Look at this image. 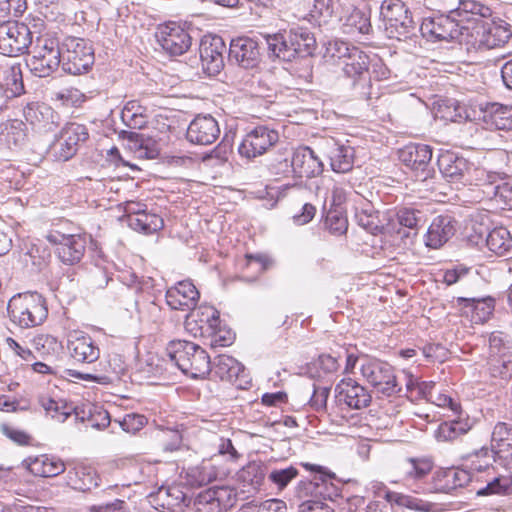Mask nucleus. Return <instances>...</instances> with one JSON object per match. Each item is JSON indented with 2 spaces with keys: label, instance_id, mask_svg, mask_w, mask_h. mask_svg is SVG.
Wrapping results in <instances>:
<instances>
[{
  "label": "nucleus",
  "instance_id": "f257e3e1",
  "mask_svg": "<svg viewBox=\"0 0 512 512\" xmlns=\"http://www.w3.org/2000/svg\"><path fill=\"white\" fill-rule=\"evenodd\" d=\"M307 470L314 472L312 480L300 481L297 486V495L304 500L299 506V512H334L322 500H333L340 495L338 485L333 481L335 474L327 471L321 465L302 463Z\"/></svg>",
  "mask_w": 512,
  "mask_h": 512
},
{
  "label": "nucleus",
  "instance_id": "f03ea898",
  "mask_svg": "<svg viewBox=\"0 0 512 512\" xmlns=\"http://www.w3.org/2000/svg\"><path fill=\"white\" fill-rule=\"evenodd\" d=\"M265 42L269 59L284 62L312 55L316 45L314 35L303 27L293 28L288 34L266 35Z\"/></svg>",
  "mask_w": 512,
  "mask_h": 512
},
{
  "label": "nucleus",
  "instance_id": "7ed1b4c3",
  "mask_svg": "<svg viewBox=\"0 0 512 512\" xmlns=\"http://www.w3.org/2000/svg\"><path fill=\"white\" fill-rule=\"evenodd\" d=\"M447 108H453V113L444 116L451 121L482 120L497 130H512V106L496 102H479L471 104L470 108L467 109L465 105L458 101L451 100Z\"/></svg>",
  "mask_w": 512,
  "mask_h": 512
},
{
  "label": "nucleus",
  "instance_id": "20e7f679",
  "mask_svg": "<svg viewBox=\"0 0 512 512\" xmlns=\"http://www.w3.org/2000/svg\"><path fill=\"white\" fill-rule=\"evenodd\" d=\"M167 356L191 378H204L211 372L210 356L199 345L189 341H171L166 349Z\"/></svg>",
  "mask_w": 512,
  "mask_h": 512
},
{
  "label": "nucleus",
  "instance_id": "39448f33",
  "mask_svg": "<svg viewBox=\"0 0 512 512\" xmlns=\"http://www.w3.org/2000/svg\"><path fill=\"white\" fill-rule=\"evenodd\" d=\"M7 311L10 320L21 328L39 326L48 315L45 299L37 292L13 296L8 302Z\"/></svg>",
  "mask_w": 512,
  "mask_h": 512
},
{
  "label": "nucleus",
  "instance_id": "423d86ee",
  "mask_svg": "<svg viewBox=\"0 0 512 512\" xmlns=\"http://www.w3.org/2000/svg\"><path fill=\"white\" fill-rule=\"evenodd\" d=\"M439 170L443 177L450 183L471 185L474 180H479V175H484V170L475 168L463 156L446 151L438 158Z\"/></svg>",
  "mask_w": 512,
  "mask_h": 512
},
{
  "label": "nucleus",
  "instance_id": "0eeeda50",
  "mask_svg": "<svg viewBox=\"0 0 512 512\" xmlns=\"http://www.w3.org/2000/svg\"><path fill=\"white\" fill-rule=\"evenodd\" d=\"M360 371L364 379L371 384L378 393L390 397L401 391L393 367L386 362L375 359H364L361 363Z\"/></svg>",
  "mask_w": 512,
  "mask_h": 512
},
{
  "label": "nucleus",
  "instance_id": "6e6552de",
  "mask_svg": "<svg viewBox=\"0 0 512 512\" xmlns=\"http://www.w3.org/2000/svg\"><path fill=\"white\" fill-rule=\"evenodd\" d=\"M423 37L431 41L460 40L464 35L473 36L470 27L461 25L450 15L424 19L419 28Z\"/></svg>",
  "mask_w": 512,
  "mask_h": 512
},
{
  "label": "nucleus",
  "instance_id": "1a4fd4ad",
  "mask_svg": "<svg viewBox=\"0 0 512 512\" xmlns=\"http://www.w3.org/2000/svg\"><path fill=\"white\" fill-rule=\"evenodd\" d=\"M31 32L28 26L17 21H3L0 23V53L9 57H16L27 51L31 44Z\"/></svg>",
  "mask_w": 512,
  "mask_h": 512
},
{
  "label": "nucleus",
  "instance_id": "9d476101",
  "mask_svg": "<svg viewBox=\"0 0 512 512\" xmlns=\"http://www.w3.org/2000/svg\"><path fill=\"white\" fill-rule=\"evenodd\" d=\"M49 243L56 245L60 261L66 265H75L83 258L88 237L84 234H65L57 230L47 233Z\"/></svg>",
  "mask_w": 512,
  "mask_h": 512
},
{
  "label": "nucleus",
  "instance_id": "9b49d317",
  "mask_svg": "<svg viewBox=\"0 0 512 512\" xmlns=\"http://www.w3.org/2000/svg\"><path fill=\"white\" fill-rule=\"evenodd\" d=\"M278 140L279 134L276 130L260 125L244 136L238 147V152L242 157L252 159L264 154Z\"/></svg>",
  "mask_w": 512,
  "mask_h": 512
},
{
  "label": "nucleus",
  "instance_id": "f8f14e48",
  "mask_svg": "<svg viewBox=\"0 0 512 512\" xmlns=\"http://www.w3.org/2000/svg\"><path fill=\"white\" fill-rule=\"evenodd\" d=\"M220 314L210 305H200L190 311L185 319L186 331L194 337L205 338L213 333V328L218 327Z\"/></svg>",
  "mask_w": 512,
  "mask_h": 512
},
{
  "label": "nucleus",
  "instance_id": "ddd939ff",
  "mask_svg": "<svg viewBox=\"0 0 512 512\" xmlns=\"http://www.w3.org/2000/svg\"><path fill=\"white\" fill-rule=\"evenodd\" d=\"M399 159L417 178L426 180L431 176L432 149L429 145L409 144L399 151Z\"/></svg>",
  "mask_w": 512,
  "mask_h": 512
},
{
  "label": "nucleus",
  "instance_id": "4468645a",
  "mask_svg": "<svg viewBox=\"0 0 512 512\" xmlns=\"http://www.w3.org/2000/svg\"><path fill=\"white\" fill-rule=\"evenodd\" d=\"M156 37L163 50L170 56L184 54L192 44L190 34L176 22H168L160 26Z\"/></svg>",
  "mask_w": 512,
  "mask_h": 512
},
{
  "label": "nucleus",
  "instance_id": "2eb2a0df",
  "mask_svg": "<svg viewBox=\"0 0 512 512\" xmlns=\"http://www.w3.org/2000/svg\"><path fill=\"white\" fill-rule=\"evenodd\" d=\"M150 504L157 510L180 512L188 505L190 499L181 485L161 486L148 496Z\"/></svg>",
  "mask_w": 512,
  "mask_h": 512
},
{
  "label": "nucleus",
  "instance_id": "dca6fc26",
  "mask_svg": "<svg viewBox=\"0 0 512 512\" xmlns=\"http://www.w3.org/2000/svg\"><path fill=\"white\" fill-rule=\"evenodd\" d=\"M220 135V128L217 120L207 114L197 115L189 124L186 131L187 140L196 145H210Z\"/></svg>",
  "mask_w": 512,
  "mask_h": 512
},
{
  "label": "nucleus",
  "instance_id": "f3484780",
  "mask_svg": "<svg viewBox=\"0 0 512 512\" xmlns=\"http://www.w3.org/2000/svg\"><path fill=\"white\" fill-rule=\"evenodd\" d=\"M166 303L173 310L192 311L196 308L200 293L190 280L177 282L166 291Z\"/></svg>",
  "mask_w": 512,
  "mask_h": 512
},
{
  "label": "nucleus",
  "instance_id": "a211bd4d",
  "mask_svg": "<svg viewBox=\"0 0 512 512\" xmlns=\"http://www.w3.org/2000/svg\"><path fill=\"white\" fill-rule=\"evenodd\" d=\"M324 165L308 146H300L292 152V175L296 178H314L322 174Z\"/></svg>",
  "mask_w": 512,
  "mask_h": 512
},
{
  "label": "nucleus",
  "instance_id": "6ab92c4d",
  "mask_svg": "<svg viewBox=\"0 0 512 512\" xmlns=\"http://www.w3.org/2000/svg\"><path fill=\"white\" fill-rule=\"evenodd\" d=\"M491 449L498 464L512 471V425L498 422L492 431Z\"/></svg>",
  "mask_w": 512,
  "mask_h": 512
},
{
  "label": "nucleus",
  "instance_id": "aec40b11",
  "mask_svg": "<svg viewBox=\"0 0 512 512\" xmlns=\"http://www.w3.org/2000/svg\"><path fill=\"white\" fill-rule=\"evenodd\" d=\"M457 306L463 316L471 323L481 324L486 322L493 314L495 301L492 297L485 298H463L457 299Z\"/></svg>",
  "mask_w": 512,
  "mask_h": 512
},
{
  "label": "nucleus",
  "instance_id": "412c9836",
  "mask_svg": "<svg viewBox=\"0 0 512 512\" xmlns=\"http://www.w3.org/2000/svg\"><path fill=\"white\" fill-rule=\"evenodd\" d=\"M337 397L349 408L362 409L371 403V395L368 391L353 379H343L336 386Z\"/></svg>",
  "mask_w": 512,
  "mask_h": 512
},
{
  "label": "nucleus",
  "instance_id": "4be33fe9",
  "mask_svg": "<svg viewBox=\"0 0 512 512\" xmlns=\"http://www.w3.org/2000/svg\"><path fill=\"white\" fill-rule=\"evenodd\" d=\"M211 371L221 380L231 382L237 387L241 388L243 383H246L244 381L246 378L244 366L232 356L218 355L215 357Z\"/></svg>",
  "mask_w": 512,
  "mask_h": 512
},
{
  "label": "nucleus",
  "instance_id": "5701e85b",
  "mask_svg": "<svg viewBox=\"0 0 512 512\" xmlns=\"http://www.w3.org/2000/svg\"><path fill=\"white\" fill-rule=\"evenodd\" d=\"M432 468L433 462L427 457H406L396 467L398 475L406 484L423 480Z\"/></svg>",
  "mask_w": 512,
  "mask_h": 512
},
{
  "label": "nucleus",
  "instance_id": "b1692460",
  "mask_svg": "<svg viewBox=\"0 0 512 512\" xmlns=\"http://www.w3.org/2000/svg\"><path fill=\"white\" fill-rule=\"evenodd\" d=\"M22 465L32 474L40 477H55L66 469L61 459L47 454L28 457L23 460Z\"/></svg>",
  "mask_w": 512,
  "mask_h": 512
},
{
  "label": "nucleus",
  "instance_id": "393cba45",
  "mask_svg": "<svg viewBox=\"0 0 512 512\" xmlns=\"http://www.w3.org/2000/svg\"><path fill=\"white\" fill-rule=\"evenodd\" d=\"M23 115L31 125L47 130H51L52 125L56 126L59 121V115L45 103H28L23 109Z\"/></svg>",
  "mask_w": 512,
  "mask_h": 512
},
{
  "label": "nucleus",
  "instance_id": "a878e982",
  "mask_svg": "<svg viewBox=\"0 0 512 512\" xmlns=\"http://www.w3.org/2000/svg\"><path fill=\"white\" fill-rule=\"evenodd\" d=\"M455 233L453 220L449 215L437 216L430 224L426 234V245L431 248H439L446 243Z\"/></svg>",
  "mask_w": 512,
  "mask_h": 512
},
{
  "label": "nucleus",
  "instance_id": "bb28decb",
  "mask_svg": "<svg viewBox=\"0 0 512 512\" xmlns=\"http://www.w3.org/2000/svg\"><path fill=\"white\" fill-rule=\"evenodd\" d=\"M481 38L479 42L488 49L501 46L511 37V31L508 24L502 20L486 22L479 27Z\"/></svg>",
  "mask_w": 512,
  "mask_h": 512
},
{
  "label": "nucleus",
  "instance_id": "cd10ccee",
  "mask_svg": "<svg viewBox=\"0 0 512 512\" xmlns=\"http://www.w3.org/2000/svg\"><path fill=\"white\" fill-rule=\"evenodd\" d=\"M71 357L80 363H93L98 360L100 350L89 335L75 336L68 341Z\"/></svg>",
  "mask_w": 512,
  "mask_h": 512
},
{
  "label": "nucleus",
  "instance_id": "c85d7f7f",
  "mask_svg": "<svg viewBox=\"0 0 512 512\" xmlns=\"http://www.w3.org/2000/svg\"><path fill=\"white\" fill-rule=\"evenodd\" d=\"M455 415L454 419L445 421L438 426L436 430L438 441H454L471 430L473 423L468 415H464L461 409Z\"/></svg>",
  "mask_w": 512,
  "mask_h": 512
},
{
  "label": "nucleus",
  "instance_id": "c756f323",
  "mask_svg": "<svg viewBox=\"0 0 512 512\" xmlns=\"http://www.w3.org/2000/svg\"><path fill=\"white\" fill-rule=\"evenodd\" d=\"M37 401L46 416L58 423H64L75 411L72 403L61 398H53L47 393L40 394Z\"/></svg>",
  "mask_w": 512,
  "mask_h": 512
},
{
  "label": "nucleus",
  "instance_id": "7c9ffc66",
  "mask_svg": "<svg viewBox=\"0 0 512 512\" xmlns=\"http://www.w3.org/2000/svg\"><path fill=\"white\" fill-rule=\"evenodd\" d=\"M465 467L475 476L477 473H486L490 475L495 472L493 463L496 461V455L491 448L483 446L464 456Z\"/></svg>",
  "mask_w": 512,
  "mask_h": 512
},
{
  "label": "nucleus",
  "instance_id": "2f4dec72",
  "mask_svg": "<svg viewBox=\"0 0 512 512\" xmlns=\"http://www.w3.org/2000/svg\"><path fill=\"white\" fill-rule=\"evenodd\" d=\"M26 124L18 119L6 121L0 125V148L20 147L26 140Z\"/></svg>",
  "mask_w": 512,
  "mask_h": 512
},
{
  "label": "nucleus",
  "instance_id": "473e14b6",
  "mask_svg": "<svg viewBox=\"0 0 512 512\" xmlns=\"http://www.w3.org/2000/svg\"><path fill=\"white\" fill-rule=\"evenodd\" d=\"M226 45L218 35H205L201 39L199 53L202 62L224 64Z\"/></svg>",
  "mask_w": 512,
  "mask_h": 512
},
{
  "label": "nucleus",
  "instance_id": "72a5a7b5",
  "mask_svg": "<svg viewBox=\"0 0 512 512\" xmlns=\"http://www.w3.org/2000/svg\"><path fill=\"white\" fill-rule=\"evenodd\" d=\"M259 46L256 41L248 37L233 39L230 43L228 59L230 62L256 61L259 56Z\"/></svg>",
  "mask_w": 512,
  "mask_h": 512
},
{
  "label": "nucleus",
  "instance_id": "f704fd0d",
  "mask_svg": "<svg viewBox=\"0 0 512 512\" xmlns=\"http://www.w3.org/2000/svg\"><path fill=\"white\" fill-rule=\"evenodd\" d=\"M7 68L3 78L2 72L0 73V97L12 99L24 93V84L20 66H8Z\"/></svg>",
  "mask_w": 512,
  "mask_h": 512
},
{
  "label": "nucleus",
  "instance_id": "c9c22d12",
  "mask_svg": "<svg viewBox=\"0 0 512 512\" xmlns=\"http://www.w3.org/2000/svg\"><path fill=\"white\" fill-rule=\"evenodd\" d=\"M354 148L350 145L337 144L329 151L331 169L336 173H347L354 165Z\"/></svg>",
  "mask_w": 512,
  "mask_h": 512
},
{
  "label": "nucleus",
  "instance_id": "e433bc0d",
  "mask_svg": "<svg viewBox=\"0 0 512 512\" xmlns=\"http://www.w3.org/2000/svg\"><path fill=\"white\" fill-rule=\"evenodd\" d=\"M486 245L498 256L510 254L512 253V235L506 227H495L487 233Z\"/></svg>",
  "mask_w": 512,
  "mask_h": 512
},
{
  "label": "nucleus",
  "instance_id": "4c0bfd02",
  "mask_svg": "<svg viewBox=\"0 0 512 512\" xmlns=\"http://www.w3.org/2000/svg\"><path fill=\"white\" fill-rule=\"evenodd\" d=\"M99 477L91 467L80 466L68 472V483L76 490L90 491L98 486Z\"/></svg>",
  "mask_w": 512,
  "mask_h": 512
},
{
  "label": "nucleus",
  "instance_id": "58836bf2",
  "mask_svg": "<svg viewBox=\"0 0 512 512\" xmlns=\"http://www.w3.org/2000/svg\"><path fill=\"white\" fill-rule=\"evenodd\" d=\"M128 225L135 231L149 235L162 229L164 221L159 215L145 210L137 216L128 218Z\"/></svg>",
  "mask_w": 512,
  "mask_h": 512
},
{
  "label": "nucleus",
  "instance_id": "ea45409f",
  "mask_svg": "<svg viewBox=\"0 0 512 512\" xmlns=\"http://www.w3.org/2000/svg\"><path fill=\"white\" fill-rule=\"evenodd\" d=\"M343 32L352 36L368 34L371 29L370 19L360 9L352 7L344 17Z\"/></svg>",
  "mask_w": 512,
  "mask_h": 512
},
{
  "label": "nucleus",
  "instance_id": "a19ab883",
  "mask_svg": "<svg viewBox=\"0 0 512 512\" xmlns=\"http://www.w3.org/2000/svg\"><path fill=\"white\" fill-rule=\"evenodd\" d=\"M121 135L131 143V148L138 153L139 157L153 159L158 155L153 141L143 134L134 131H122Z\"/></svg>",
  "mask_w": 512,
  "mask_h": 512
},
{
  "label": "nucleus",
  "instance_id": "79ce46f5",
  "mask_svg": "<svg viewBox=\"0 0 512 512\" xmlns=\"http://www.w3.org/2000/svg\"><path fill=\"white\" fill-rule=\"evenodd\" d=\"M417 25L412 16H404L403 20H395L385 25L386 35L391 39L406 40L416 35Z\"/></svg>",
  "mask_w": 512,
  "mask_h": 512
},
{
  "label": "nucleus",
  "instance_id": "37998d69",
  "mask_svg": "<svg viewBox=\"0 0 512 512\" xmlns=\"http://www.w3.org/2000/svg\"><path fill=\"white\" fill-rule=\"evenodd\" d=\"M188 482L192 486H204L216 480L218 472L211 463H202L200 466L189 469Z\"/></svg>",
  "mask_w": 512,
  "mask_h": 512
},
{
  "label": "nucleus",
  "instance_id": "c03bdc74",
  "mask_svg": "<svg viewBox=\"0 0 512 512\" xmlns=\"http://www.w3.org/2000/svg\"><path fill=\"white\" fill-rule=\"evenodd\" d=\"M207 493L212 494L215 505L220 508L221 512H226L232 508L236 503V493L234 489L228 486H214L205 490Z\"/></svg>",
  "mask_w": 512,
  "mask_h": 512
},
{
  "label": "nucleus",
  "instance_id": "a18cd8bd",
  "mask_svg": "<svg viewBox=\"0 0 512 512\" xmlns=\"http://www.w3.org/2000/svg\"><path fill=\"white\" fill-rule=\"evenodd\" d=\"M486 476V485L475 489L478 496L501 495L506 492L509 486L507 478L497 476L495 472Z\"/></svg>",
  "mask_w": 512,
  "mask_h": 512
},
{
  "label": "nucleus",
  "instance_id": "49530a36",
  "mask_svg": "<svg viewBox=\"0 0 512 512\" xmlns=\"http://www.w3.org/2000/svg\"><path fill=\"white\" fill-rule=\"evenodd\" d=\"M381 14L385 25L393 23L395 20H403L404 16H411L405 4L400 0L384 1L381 6Z\"/></svg>",
  "mask_w": 512,
  "mask_h": 512
},
{
  "label": "nucleus",
  "instance_id": "de8ad7c7",
  "mask_svg": "<svg viewBox=\"0 0 512 512\" xmlns=\"http://www.w3.org/2000/svg\"><path fill=\"white\" fill-rule=\"evenodd\" d=\"M400 225L410 229H418L426 222L425 214L415 208L403 207L397 213Z\"/></svg>",
  "mask_w": 512,
  "mask_h": 512
},
{
  "label": "nucleus",
  "instance_id": "09e8293b",
  "mask_svg": "<svg viewBox=\"0 0 512 512\" xmlns=\"http://www.w3.org/2000/svg\"><path fill=\"white\" fill-rule=\"evenodd\" d=\"M239 477L253 489H258L265 477L264 469L260 464L252 462L241 470Z\"/></svg>",
  "mask_w": 512,
  "mask_h": 512
},
{
  "label": "nucleus",
  "instance_id": "8fccbe9b",
  "mask_svg": "<svg viewBox=\"0 0 512 512\" xmlns=\"http://www.w3.org/2000/svg\"><path fill=\"white\" fill-rule=\"evenodd\" d=\"M62 137L64 139H67L71 141L72 143L75 142V145L79 148V145L83 142H85L88 137V129L85 125L79 124V123H67L61 130Z\"/></svg>",
  "mask_w": 512,
  "mask_h": 512
},
{
  "label": "nucleus",
  "instance_id": "3c124183",
  "mask_svg": "<svg viewBox=\"0 0 512 512\" xmlns=\"http://www.w3.org/2000/svg\"><path fill=\"white\" fill-rule=\"evenodd\" d=\"M474 475L468 469H450L445 472L444 477L447 481V485L443 487L445 490L456 489L465 486L471 481Z\"/></svg>",
  "mask_w": 512,
  "mask_h": 512
},
{
  "label": "nucleus",
  "instance_id": "603ef678",
  "mask_svg": "<svg viewBox=\"0 0 512 512\" xmlns=\"http://www.w3.org/2000/svg\"><path fill=\"white\" fill-rule=\"evenodd\" d=\"M298 470L289 466L284 469H274L268 475V479L275 484L280 490L287 487V485L297 477Z\"/></svg>",
  "mask_w": 512,
  "mask_h": 512
},
{
  "label": "nucleus",
  "instance_id": "864d4df0",
  "mask_svg": "<svg viewBox=\"0 0 512 512\" xmlns=\"http://www.w3.org/2000/svg\"><path fill=\"white\" fill-rule=\"evenodd\" d=\"M491 16L492 10L488 6L478 1L476 6L474 7L472 16L466 19V22L468 24L467 26L470 27V30H474L476 34H479V27H481L483 23L487 22L484 21V19H488Z\"/></svg>",
  "mask_w": 512,
  "mask_h": 512
},
{
  "label": "nucleus",
  "instance_id": "5fc2aeb1",
  "mask_svg": "<svg viewBox=\"0 0 512 512\" xmlns=\"http://www.w3.org/2000/svg\"><path fill=\"white\" fill-rule=\"evenodd\" d=\"M205 338L209 340V345L213 348L226 347L233 343L234 334L230 329L222 328L220 323L218 327L213 328V333Z\"/></svg>",
  "mask_w": 512,
  "mask_h": 512
},
{
  "label": "nucleus",
  "instance_id": "6e6d98bb",
  "mask_svg": "<svg viewBox=\"0 0 512 512\" xmlns=\"http://www.w3.org/2000/svg\"><path fill=\"white\" fill-rule=\"evenodd\" d=\"M329 393L330 388L313 384V393L309 399L310 407L316 412L326 411Z\"/></svg>",
  "mask_w": 512,
  "mask_h": 512
},
{
  "label": "nucleus",
  "instance_id": "4d7b16f0",
  "mask_svg": "<svg viewBox=\"0 0 512 512\" xmlns=\"http://www.w3.org/2000/svg\"><path fill=\"white\" fill-rule=\"evenodd\" d=\"M147 419L145 416L140 414H126L122 420L118 421L119 426L127 433L135 434L140 431L145 424Z\"/></svg>",
  "mask_w": 512,
  "mask_h": 512
},
{
  "label": "nucleus",
  "instance_id": "13d9d810",
  "mask_svg": "<svg viewBox=\"0 0 512 512\" xmlns=\"http://www.w3.org/2000/svg\"><path fill=\"white\" fill-rule=\"evenodd\" d=\"M325 225L331 233L343 234L347 230L348 222L346 217L341 213L329 211L325 219Z\"/></svg>",
  "mask_w": 512,
  "mask_h": 512
},
{
  "label": "nucleus",
  "instance_id": "bf43d9fd",
  "mask_svg": "<svg viewBox=\"0 0 512 512\" xmlns=\"http://www.w3.org/2000/svg\"><path fill=\"white\" fill-rule=\"evenodd\" d=\"M478 178L479 183H476V185L483 188L482 191L485 196L489 199L497 198L498 176L495 173L486 172L484 170V175H479Z\"/></svg>",
  "mask_w": 512,
  "mask_h": 512
},
{
  "label": "nucleus",
  "instance_id": "052dcab7",
  "mask_svg": "<svg viewBox=\"0 0 512 512\" xmlns=\"http://www.w3.org/2000/svg\"><path fill=\"white\" fill-rule=\"evenodd\" d=\"M212 494L205 490L201 491L195 498L193 508L195 512H221L220 508L213 502Z\"/></svg>",
  "mask_w": 512,
  "mask_h": 512
},
{
  "label": "nucleus",
  "instance_id": "680f3d73",
  "mask_svg": "<svg viewBox=\"0 0 512 512\" xmlns=\"http://www.w3.org/2000/svg\"><path fill=\"white\" fill-rule=\"evenodd\" d=\"M489 370L493 377L509 380L512 378V361L496 359L491 363Z\"/></svg>",
  "mask_w": 512,
  "mask_h": 512
},
{
  "label": "nucleus",
  "instance_id": "e2e57ef3",
  "mask_svg": "<svg viewBox=\"0 0 512 512\" xmlns=\"http://www.w3.org/2000/svg\"><path fill=\"white\" fill-rule=\"evenodd\" d=\"M1 432L10 440L18 445H28L31 437L25 431L17 429L9 424H2Z\"/></svg>",
  "mask_w": 512,
  "mask_h": 512
},
{
  "label": "nucleus",
  "instance_id": "0e129e2a",
  "mask_svg": "<svg viewBox=\"0 0 512 512\" xmlns=\"http://www.w3.org/2000/svg\"><path fill=\"white\" fill-rule=\"evenodd\" d=\"M188 68L190 69H193L195 70V72L192 74L190 73H185V76L191 80V81H195V77L197 79H210V78H213V77H216L217 75L220 74L221 72V68L223 66H187Z\"/></svg>",
  "mask_w": 512,
  "mask_h": 512
},
{
  "label": "nucleus",
  "instance_id": "69168bd1",
  "mask_svg": "<svg viewBox=\"0 0 512 512\" xmlns=\"http://www.w3.org/2000/svg\"><path fill=\"white\" fill-rule=\"evenodd\" d=\"M56 99L65 106H80L84 102V95L77 89H67L56 93Z\"/></svg>",
  "mask_w": 512,
  "mask_h": 512
},
{
  "label": "nucleus",
  "instance_id": "338daca9",
  "mask_svg": "<svg viewBox=\"0 0 512 512\" xmlns=\"http://www.w3.org/2000/svg\"><path fill=\"white\" fill-rule=\"evenodd\" d=\"M121 118L125 125L131 129H142L147 124V117L145 115L133 112L130 108H126L122 112Z\"/></svg>",
  "mask_w": 512,
  "mask_h": 512
},
{
  "label": "nucleus",
  "instance_id": "774afa93",
  "mask_svg": "<svg viewBox=\"0 0 512 512\" xmlns=\"http://www.w3.org/2000/svg\"><path fill=\"white\" fill-rule=\"evenodd\" d=\"M270 170L273 174L278 176H288L292 174V156L275 159L270 164Z\"/></svg>",
  "mask_w": 512,
  "mask_h": 512
}]
</instances>
